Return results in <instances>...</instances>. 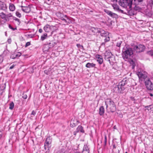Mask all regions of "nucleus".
<instances>
[{"label": "nucleus", "mask_w": 153, "mask_h": 153, "mask_svg": "<svg viewBox=\"0 0 153 153\" xmlns=\"http://www.w3.org/2000/svg\"><path fill=\"white\" fill-rule=\"evenodd\" d=\"M61 19L64 21L66 24H67L68 22H68L67 20L69 21V19L67 17L66 15H63L61 17Z\"/></svg>", "instance_id": "a211bd4d"}, {"label": "nucleus", "mask_w": 153, "mask_h": 153, "mask_svg": "<svg viewBox=\"0 0 153 153\" xmlns=\"http://www.w3.org/2000/svg\"><path fill=\"white\" fill-rule=\"evenodd\" d=\"M22 10L26 13H28L30 11V8L29 7L22 6Z\"/></svg>", "instance_id": "dca6fc26"}, {"label": "nucleus", "mask_w": 153, "mask_h": 153, "mask_svg": "<svg viewBox=\"0 0 153 153\" xmlns=\"http://www.w3.org/2000/svg\"><path fill=\"white\" fill-rule=\"evenodd\" d=\"M48 0V1H50V0Z\"/></svg>", "instance_id": "774afa93"}, {"label": "nucleus", "mask_w": 153, "mask_h": 153, "mask_svg": "<svg viewBox=\"0 0 153 153\" xmlns=\"http://www.w3.org/2000/svg\"><path fill=\"white\" fill-rule=\"evenodd\" d=\"M78 132H76V131H74V134L75 136L76 135V134L77 133H78Z\"/></svg>", "instance_id": "8fccbe9b"}, {"label": "nucleus", "mask_w": 153, "mask_h": 153, "mask_svg": "<svg viewBox=\"0 0 153 153\" xmlns=\"http://www.w3.org/2000/svg\"><path fill=\"white\" fill-rule=\"evenodd\" d=\"M8 27H9L10 29H11L12 30H16V28H14L13 27L10 25H9Z\"/></svg>", "instance_id": "e433bc0d"}, {"label": "nucleus", "mask_w": 153, "mask_h": 153, "mask_svg": "<svg viewBox=\"0 0 153 153\" xmlns=\"http://www.w3.org/2000/svg\"><path fill=\"white\" fill-rule=\"evenodd\" d=\"M150 5L152 7V5H153V0H151L150 2Z\"/></svg>", "instance_id": "37998d69"}, {"label": "nucleus", "mask_w": 153, "mask_h": 153, "mask_svg": "<svg viewBox=\"0 0 153 153\" xmlns=\"http://www.w3.org/2000/svg\"><path fill=\"white\" fill-rule=\"evenodd\" d=\"M99 33H100L101 36L105 37L104 39L105 42H107L109 41L110 38L108 36L109 33L108 32L102 30H100Z\"/></svg>", "instance_id": "0eeeda50"}, {"label": "nucleus", "mask_w": 153, "mask_h": 153, "mask_svg": "<svg viewBox=\"0 0 153 153\" xmlns=\"http://www.w3.org/2000/svg\"><path fill=\"white\" fill-rule=\"evenodd\" d=\"M105 112V109L103 106H101L99 108V114L100 116L103 115Z\"/></svg>", "instance_id": "f3484780"}, {"label": "nucleus", "mask_w": 153, "mask_h": 153, "mask_svg": "<svg viewBox=\"0 0 153 153\" xmlns=\"http://www.w3.org/2000/svg\"><path fill=\"white\" fill-rule=\"evenodd\" d=\"M46 142H48L49 143H51L52 142V140L50 137H48L46 138V140L45 141Z\"/></svg>", "instance_id": "c85d7f7f"}, {"label": "nucleus", "mask_w": 153, "mask_h": 153, "mask_svg": "<svg viewBox=\"0 0 153 153\" xmlns=\"http://www.w3.org/2000/svg\"><path fill=\"white\" fill-rule=\"evenodd\" d=\"M149 54L151 56H153V51H149L148 52Z\"/></svg>", "instance_id": "79ce46f5"}, {"label": "nucleus", "mask_w": 153, "mask_h": 153, "mask_svg": "<svg viewBox=\"0 0 153 153\" xmlns=\"http://www.w3.org/2000/svg\"><path fill=\"white\" fill-rule=\"evenodd\" d=\"M11 39L10 38H9L8 39L7 42L9 44H10L11 43Z\"/></svg>", "instance_id": "ea45409f"}, {"label": "nucleus", "mask_w": 153, "mask_h": 153, "mask_svg": "<svg viewBox=\"0 0 153 153\" xmlns=\"http://www.w3.org/2000/svg\"><path fill=\"white\" fill-rule=\"evenodd\" d=\"M96 64L93 63H88L85 65V67L87 68L95 67Z\"/></svg>", "instance_id": "412c9836"}, {"label": "nucleus", "mask_w": 153, "mask_h": 153, "mask_svg": "<svg viewBox=\"0 0 153 153\" xmlns=\"http://www.w3.org/2000/svg\"><path fill=\"white\" fill-rule=\"evenodd\" d=\"M96 57L98 63L100 64H102L103 62V59L102 56L99 55H97L96 56Z\"/></svg>", "instance_id": "ddd939ff"}, {"label": "nucleus", "mask_w": 153, "mask_h": 153, "mask_svg": "<svg viewBox=\"0 0 153 153\" xmlns=\"http://www.w3.org/2000/svg\"><path fill=\"white\" fill-rule=\"evenodd\" d=\"M76 46L77 47L79 48L83 49V47L82 45H81L80 44H76Z\"/></svg>", "instance_id": "473e14b6"}, {"label": "nucleus", "mask_w": 153, "mask_h": 153, "mask_svg": "<svg viewBox=\"0 0 153 153\" xmlns=\"http://www.w3.org/2000/svg\"><path fill=\"white\" fill-rule=\"evenodd\" d=\"M107 142V136L106 135H104V143L105 145H106Z\"/></svg>", "instance_id": "f704fd0d"}, {"label": "nucleus", "mask_w": 153, "mask_h": 153, "mask_svg": "<svg viewBox=\"0 0 153 153\" xmlns=\"http://www.w3.org/2000/svg\"><path fill=\"white\" fill-rule=\"evenodd\" d=\"M71 125H72V124H71Z\"/></svg>", "instance_id": "e2e57ef3"}, {"label": "nucleus", "mask_w": 153, "mask_h": 153, "mask_svg": "<svg viewBox=\"0 0 153 153\" xmlns=\"http://www.w3.org/2000/svg\"><path fill=\"white\" fill-rule=\"evenodd\" d=\"M7 9L6 4L1 1H0V9L3 10H5Z\"/></svg>", "instance_id": "4468645a"}, {"label": "nucleus", "mask_w": 153, "mask_h": 153, "mask_svg": "<svg viewBox=\"0 0 153 153\" xmlns=\"http://www.w3.org/2000/svg\"><path fill=\"white\" fill-rule=\"evenodd\" d=\"M143 0H134V1L135 2V4H138L139 3L142 2Z\"/></svg>", "instance_id": "c756f323"}, {"label": "nucleus", "mask_w": 153, "mask_h": 153, "mask_svg": "<svg viewBox=\"0 0 153 153\" xmlns=\"http://www.w3.org/2000/svg\"><path fill=\"white\" fill-rule=\"evenodd\" d=\"M51 42H50V43H48V45H49L51 47H53V46H54V45H53V44H52V45H51Z\"/></svg>", "instance_id": "49530a36"}, {"label": "nucleus", "mask_w": 153, "mask_h": 153, "mask_svg": "<svg viewBox=\"0 0 153 153\" xmlns=\"http://www.w3.org/2000/svg\"><path fill=\"white\" fill-rule=\"evenodd\" d=\"M22 97L24 99H26L27 98V96L26 94H23Z\"/></svg>", "instance_id": "58836bf2"}, {"label": "nucleus", "mask_w": 153, "mask_h": 153, "mask_svg": "<svg viewBox=\"0 0 153 153\" xmlns=\"http://www.w3.org/2000/svg\"><path fill=\"white\" fill-rule=\"evenodd\" d=\"M150 106H146V108H147V107L148 108L149 107H150Z\"/></svg>", "instance_id": "052dcab7"}, {"label": "nucleus", "mask_w": 153, "mask_h": 153, "mask_svg": "<svg viewBox=\"0 0 153 153\" xmlns=\"http://www.w3.org/2000/svg\"><path fill=\"white\" fill-rule=\"evenodd\" d=\"M120 10L121 11V12L122 13H123V11L121 10Z\"/></svg>", "instance_id": "13d9d810"}, {"label": "nucleus", "mask_w": 153, "mask_h": 153, "mask_svg": "<svg viewBox=\"0 0 153 153\" xmlns=\"http://www.w3.org/2000/svg\"><path fill=\"white\" fill-rule=\"evenodd\" d=\"M82 153H89V150L87 145H84L83 147Z\"/></svg>", "instance_id": "2eb2a0df"}, {"label": "nucleus", "mask_w": 153, "mask_h": 153, "mask_svg": "<svg viewBox=\"0 0 153 153\" xmlns=\"http://www.w3.org/2000/svg\"><path fill=\"white\" fill-rule=\"evenodd\" d=\"M133 53V50L131 48L126 47L123 48L122 57L125 60L130 59Z\"/></svg>", "instance_id": "f257e3e1"}, {"label": "nucleus", "mask_w": 153, "mask_h": 153, "mask_svg": "<svg viewBox=\"0 0 153 153\" xmlns=\"http://www.w3.org/2000/svg\"><path fill=\"white\" fill-rule=\"evenodd\" d=\"M145 48V47L144 45L139 44L134 46L133 48V50L136 53H140L143 52Z\"/></svg>", "instance_id": "423d86ee"}, {"label": "nucleus", "mask_w": 153, "mask_h": 153, "mask_svg": "<svg viewBox=\"0 0 153 153\" xmlns=\"http://www.w3.org/2000/svg\"><path fill=\"white\" fill-rule=\"evenodd\" d=\"M91 30L94 33H99L100 30V28L93 27L91 28Z\"/></svg>", "instance_id": "5701e85b"}, {"label": "nucleus", "mask_w": 153, "mask_h": 153, "mask_svg": "<svg viewBox=\"0 0 153 153\" xmlns=\"http://www.w3.org/2000/svg\"><path fill=\"white\" fill-rule=\"evenodd\" d=\"M108 61L109 62V63L110 64H111V62H110V59H108Z\"/></svg>", "instance_id": "bf43d9fd"}, {"label": "nucleus", "mask_w": 153, "mask_h": 153, "mask_svg": "<svg viewBox=\"0 0 153 153\" xmlns=\"http://www.w3.org/2000/svg\"><path fill=\"white\" fill-rule=\"evenodd\" d=\"M16 16L19 18H20L21 17V15L19 12L16 11Z\"/></svg>", "instance_id": "7c9ffc66"}, {"label": "nucleus", "mask_w": 153, "mask_h": 153, "mask_svg": "<svg viewBox=\"0 0 153 153\" xmlns=\"http://www.w3.org/2000/svg\"><path fill=\"white\" fill-rule=\"evenodd\" d=\"M144 153H146L145 152H144Z\"/></svg>", "instance_id": "0e129e2a"}, {"label": "nucleus", "mask_w": 153, "mask_h": 153, "mask_svg": "<svg viewBox=\"0 0 153 153\" xmlns=\"http://www.w3.org/2000/svg\"><path fill=\"white\" fill-rule=\"evenodd\" d=\"M74 153H80L79 152H75Z\"/></svg>", "instance_id": "4d7b16f0"}, {"label": "nucleus", "mask_w": 153, "mask_h": 153, "mask_svg": "<svg viewBox=\"0 0 153 153\" xmlns=\"http://www.w3.org/2000/svg\"><path fill=\"white\" fill-rule=\"evenodd\" d=\"M51 71L49 70H46L44 71V73L47 74H50Z\"/></svg>", "instance_id": "72a5a7b5"}, {"label": "nucleus", "mask_w": 153, "mask_h": 153, "mask_svg": "<svg viewBox=\"0 0 153 153\" xmlns=\"http://www.w3.org/2000/svg\"><path fill=\"white\" fill-rule=\"evenodd\" d=\"M53 28V26H51L48 25H47L44 27V30L47 32L48 33L51 31V29Z\"/></svg>", "instance_id": "f8f14e48"}, {"label": "nucleus", "mask_w": 153, "mask_h": 153, "mask_svg": "<svg viewBox=\"0 0 153 153\" xmlns=\"http://www.w3.org/2000/svg\"><path fill=\"white\" fill-rule=\"evenodd\" d=\"M137 74L138 76L140 82H142L145 80L147 76V73L140 69L138 70L137 72Z\"/></svg>", "instance_id": "39448f33"}, {"label": "nucleus", "mask_w": 153, "mask_h": 153, "mask_svg": "<svg viewBox=\"0 0 153 153\" xmlns=\"http://www.w3.org/2000/svg\"><path fill=\"white\" fill-rule=\"evenodd\" d=\"M2 133L0 131V139L1 137L2 136Z\"/></svg>", "instance_id": "3c124183"}, {"label": "nucleus", "mask_w": 153, "mask_h": 153, "mask_svg": "<svg viewBox=\"0 0 153 153\" xmlns=\"http://www.w3.org/2000/svg\"><path fill=\"white\" fill-rule=\"evenodd\" d=\"M145 84L148 90H152L153 89V84L149 79H148L145 81Z\"/></svg>", "instance_id": "6e6552de"}, {"label": "nucleus", "mask_w": 153, "mask_h": 153, "mask_svg": "<svg viewBox=\"0 0 153 153\" xmlns=\"http://www.w3.org/2000/svg\"><path fill=\"white\" fill-rule=\"evenodd\" d=\"M51 143H49L48 142H46L45 141V148L46 149H49V148L51 146Z\"/></svg>", "instance_id": "4be33fe9"}, {"label": "nucleus", "mask_w": 153, "mask_h": 153, "mask_svg": "<svg viewBox=\"0 0 153 153\" xmlns=\"http://www.w3.org/2000/svg\"><path fill=\"white\" fill-rule=\"evenodd\" d=\"M9 108L10 110H12L14 107V104L13 102H11L10 104Z\"/></svg>", "instance_id": "cd10ccee"}, {"label": "nucleus", "mask_w": 153, "mask_h": 153, "mask_svg": "<svg viewBox=\"0 0 153 153\" xmlns=\"http://www.w3.org/2000/svg\"><path fill=\"white\" fill-rule=\"evenodd\" d=\"M113 7H114V9H117V10H119V9L118 8V7L117 6V5H115L114 6H113Z\"/></svg>", "instance_id": "a19ab883"}, {"label": "nucleus", "mask_w": 153, "mask_h": 153, "mask_svg": "<svg viewBox=\"0 0 153 153\" xmlns=\"http://www.w3.org/2000/svg\"><path fill=\"white\" fill-rule=\"evenodd\" d=\"M112 55L111 53L109 51H106L105 53V59H109L111 57Z\"/></svg>", "instance_id": "6ab92c4d"}, {"label": "nucleus", "mask_w": 153, "mask_h": 153, "mask_svg": "<svg viewBox=\"0 0 153 153\" xmlns=\"http://www.w3.org/2000/svg\"><path fill=\"white\" fill-rule=\"evenodd\" d=\"M15 65H14V64H13V65H12L11 66L10 68V69H13L14 67L15 66Z\"/></svg>", "instance_id": "c03bdc74"}, {"label": "nucleus", "mask_w": 153, "mask_h": 153, "mask_svg": "<svg viewBox=\"0 0 153 153\" xmlns=\"http://www.w3.org/2000/svg\"><path fill=\"white\" fill-rule=\"evenodd\" d=\"M53 27V30L54 31L55 30H56V28L55 29L54 28L55 27L54 26Z\"/></svg>", "instance_id": "5fc2aeb1"}, {"label": "nucleus", "mask_w": 153, "mask_h": 153, "mask_svg": "<svg viewBox=\"0 0 153 153\" xmlns=\"http://www.w3.org/2000/svg\"><path fill=\"white\" fill-rule=\"evenodd\" d=\"M9 8L11 11H13L15 10V7L13 4L10 3L9 4Z\"/></svg>", "instance_id": "b1692460"}, {"label": "nucleus", "mask_w": 153, "mask_h": 153, "mask_svg": "<svg viewBox=\"0 0 153 153\" xmlns=\"http://www.w3.org/2000/svg\"><path fill=\"white\" fill-rule=\"evenodd\" d=\"M113 147H114V148H115V145H114V146H113Z\"/></svg>", "instance_id": "680f3d73"}, {"label": "nucleus", "mask_w": 153, "mask_h": 153, "mask_svg": "<svg viewBox=\"0 0 153 153\" xmlns=\"http://www.w3.org/2000/svg\"><path fill=\"white\" fill-rule=\"evenodd\" d=\"M76 130V132H79L80 131L82 133H84V131L83 130V127L81 126H79L77 128Z\"/></svg>", "instance_id": "aec40b11"}, {"label": "nucleus", "mask_w": 153, "mask_h": 153, "mask_svg": "<svg viewBox=\"0 0 153 153\" xmlns=\"http://www.w3.org/2000/svg\"><path fill=\"white\" fill-rule=\"evenodd\" d=\"M13 19L14 20H15L16 21V22H17V24L18 25H19L21 23V22L20 20L15 17H14L13 18Z\"/></svg>", "instance_id": "a878e982"}, {"label": "nucleus", "mask_w": 153, "mask_h": 153, "mask_svg": "<svg viewBox=\"0 0 153 153\" xmlns=\"http://www.w3.org/2000/svg\"><path fill=\"white\" fill-rule=\"evenodd\" d=\"M140 9V8L136 6L134 8V10L133 9H130L129 10L127 11V14L128 15L130 16H133L136 14V10H139Z\"/></svg>", "instance_id": "1a4fd4ad"}, {"label": "nucleus", "mask_w": 153, "mask_h": 153, "mask_svg": "<svg viewBox=\"0 0 153 153\" xmlns=\"http://www.w3.org/2000/svg\"><path fill=\"white\" fill-rule=\"evenodd\" d=\"M7 17H11L12 16V15L11 13H10L9 14H8V15H7Z\"/></svg>", "instance_id": "09e8293b"}, {"label": "nucleus", "mask_w": 153, "mask_h": 153, "mask_svg": "<svg viewBox=\"0 0 153 153\" xmlns=\"http://www.w3.org/2000/svg\"><path fill=\"white\" fill-rule=\"evenodd\" d=\"M0 16L2 19H4L7 17V15L3 12L0 13Z\"/></svg>", "instance_id": "bb28decb"}, {"label": "nucleus", "mask_w": 153, "mask_h": 153, "mask_svg": "<svg viewBox=\"0 0 153 153\" xmlns=\"http://www.w3.org/2000/svg\"><path fill=\"white\" fill-rule=\"evenodd\" d=\"M22 53L20 52H15L12 53L10 56V58L12 59H15L20 57Z\"/></svg>", "instance_id": "9b49d317"}, {"label": "nucleus", "mask_w": 153, "mask_h": 153, "mask_svg": "<svg viewBox=\"0 0 153 153\" xmlns=\"http://www.w3.org/2000/svg\"><path fill=\"white\" fill-rule=\"evenodd\" d=\"M47 37V33H45L41 36L40 39L42 41H43L46 39Z\"/></svg>", "instance_id": "393cba45"}, {"label": "nucleus", "mask_w": 153, "mask_h": 153, "mask_svg": "<svg viewBox=\"0 0 153 153\" xmlns=\"http://www.w3.org/2000/svg\"><path fill=\"white\" fill-rule=\"evenodd\" d=\"M105 104L106 105V108L107 110L108 109L112 113L114 112L116 109V105L114 102L110 99L107 98L105 100Z\"/></svg>", "instance_id": "7ed1b4c3"}, {"label": "nucleus", "mask_w": 153, "mask_h": 153, "mask_svg": "<svg viewBox=\"0 0 153 153\" xmlns=\"http://www.w3.org/2000/svg\"><path fill=\"white\" fill-rule=\"evenodd\" d=\"M36 114V112L34 110L33 111L31 114V117H33Z\"/></svg>", "instance_id": "2f4dec72"}, {"label": "nucleus", "mask_w": 153, "mask_h": 153, "mask_svg": "<svg viewBox=\"0 0 153 153\" xmlns=\"http://www.w3.org/2000/svg\"><path fill=\"white\" fill-rule=\"evenodd\" d=\"M133 0H120L119 4L121 6L126 8L128 7L130 8L131 7Z\"/></svg>", "instance_id": "20e7f679"}, {"label": "nucleus", "mask_w": 153, "mask_h": 153, "mask_svg": "<svg viewBox=\"0 0 153 153\" xmlns=\"http://www.w3.org/2000/svg\"><path fill=\"white\" fill-rule=\"evenodd\" d=\"M42 29L40 28L39 30V32L40 33H42Z\"/></svg>", "instance_id": "de8ad7c7"}, {"label": "nucleus", "mask_w": 153, "mask_h": 153, "mask_svg": "<svg viewBox=\"0 0 153 153\" xmlns=\"http://www.w3.org/2000/svg\"><path fill=\"white\" fill-rule=\"evenodd\" d=\"M105 12L109 16L113 18H117V15L114 13H113L110 11L107 10H105Z\"/></svg>", "instance_id": "9d476101"}, {"label": "nucleus", "mask_w": 153, "mask_h": 153, "mask_svg": "<svg viewBox=\"0 0 153 153\" xmlns=\"http://www.w3.org/2000/svg\"><path fill=\"white\" fill-rule=\"evenodd\" d=\"M30 45V42H27L25 45V47H27V46H29Z\"/></svg>", "instance_id": "4c0bfd02"}, {"label": "nucleus", "mask_w": 153, "mask_h": 153, "mask_svg": "<svg viewBox=\"0 0 153 153\" xmlns=\"http://www.w3.org/2000/svg\"><path fill=\"white\" fill-rule=\"evenodd\" d=\"M122 41H118L117 43V46L118 47H120L122 43Z\"/></svg>", "instance_id": "c9c22d12"}, {"label": "nucleus", "mask_w": 153, "mask_h": 153, "mask_svg": "<svg viewBox=\"0 0 153 153\" xmlns=\"http://www.w3.org/2000/svg\"><path fill=\"white\" fill-rule=\"evenodd\" d=\"M150 95L151 97H152L153 96V94H152L150 93Z\"/></svg>", "instance_id": "603ef678"}, {"label": "nucleus", "mask_w": 153, "mask_h": 153, "mask_svg": "<svg viewBox=\"0 0 153 153\" xmlns=\"http://www.w3.org/2000/svg\"><path fill=\"white\" fill-rule=\"evenodd\" d=\"M3 61V59L2 56H0V64Z\"/></svg>", "instance_id": "a18cd8bd"}, {"label": "nucleus", "mask_w": 153, "mask_h": 153, "mask_svg": "<svg viewBox=\"0 0 153 153\" xmlns=\"http://www.w3.org/2000/svg\"><path fill=\"white\" fill-rule=\"evenodd\" d=\"M105 42H102V45H105Z\"/></svg>", "instance_id": "6e6d98bb"}, {"label": "nucleus", "mask_w": 153, "mask_h": 153, "mask_svg": "<svg viewBox=\"0 0 153 153\" xmlns=\"http://www.w3.org/2000/svg\"><path fill=\"white\" fill-rule=\"evenodd\" d=\"M125 153H128L127 152H126Z\"/></svg>", "instance_id": "338daca9"}, {"label": "nucleus", "mask_w": 153, "mask_h": 153, "mask_svg": "<svg viewBox=\"0 0 153 153\" xmlns=\"http://www.w3.org/2000/svg\"><path fill=\"white\" fill-rule=\"evenodd\" d=\"M114 129H116V127L115 126H114L113 127Z\"/></svg>", "instance_id": "864d4df0"}, {"label": "nucleus", "mask_w": 153, "mask_h": 153, "mask_svg": "<svg viewBox=\"0 0 153 153\" xmlns=\"http://www.w3.org/2000/svg\"><path fill=\"white\" fill-rule=\"evenodd\" d=\"M5 35H6V32H5Z\"/></svg>", "instance_id": "69168bd1"}, {"label": "nucleus", "mask_w": 153, "mask_h": 153, "mask_svg": "<svg viewBox=\"0 0 153 153\" xmlns=\"http://www.w3.org/2000/svg\"><path fill=\"white\" fill-rule=\"evenodd\" d=\"M127 82L126 79H124L118 85L115 86L113 88L114 91L117 93H121L125 89L124 85L127 83Z\"/></svg>", "instance_id": "f03ea898"}]
</instances>
